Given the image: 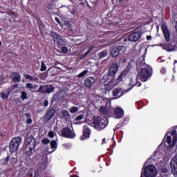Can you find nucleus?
<instances>
[{"instance_id":"nucleus-1","label":"nucleus","mask_w":177,"mask_h":177,"mask_svg":"<svg viewBox=\"0 0 177 177\" xmlns=\"http://www.w3.org/2000/svg\"><path fill=\"white\" fill-rule=\"evenodd\" d=\"M168 133L165 136V146L166 147V152L167 153H171V154L174 153V151H176V149L174 150L175 148V145H176L177 142V132L176 130H174L171 131L170 135L173 136L171 137V136H168Z\"/></svg>"},{"instance_id":"nucleus-2","label":"nucleus","mask_w":177,"mask_h":177,"mask_svg":"<svg viewBox=\"0 0 177 177\" xmlns=\"http://www.w3.org/2000/svg\"><path fill=\"white\" fill-rule=\"evenodd\" d=\"M150 70H151V68L149 65H144L138 71L137 78L140 80L142 82H146V81H148L149 78L153 75Z\"/></svg>"},{"instance_id":"nucleus-3","label":"nucleus","mask_w":177,"mask_h":177,"mask_svg":"<svg viewBox=\"0 0 177 177\" xmlns=\"http://www.w3.org/2000/svg\"><path fill=\"white\" fill-rule=\"evenodd\" d=\"M111 102L109 99H103L101 101V106L100 107V113L101 114H107L110 115V114H113V110L110 108Z\"/></svg>"},{"instance_id":"nucleus-4","label":"nucleus","mask_w":177,"mask_h":177,"mask_svg":"<svg viewBox=\"0 0 177 177\" xmlns=\"http://www.w3.org/2000/svg\"><path fill=\"white\" fill-rule=\"evenodd\" d=\"M107 124L108 122L104 119L97 118L93 120L92 127H93L97 131H102V129H104V128L107 127Z\"/></svg>"},{"instance_id":"nucleus-5","label":"nucleus","mask_w":177,"mask_h":177,"mask_svg":"<svg viewBox=\"0 0 177 177\" xmlns=\"http://www.w3.org/2000/svg\"><path fill=\"white\" fill-rule=\"evenodd\" d=\"M21 144V138L20 137L14 138L10 142L9 149L10 153H16L19 150V147Z\"/></svg>"},{"instance_id":"nucleus-6","label":"nucleus","mask_w":177,"mask_h":177,"mask_svg":"<svg viewBox=\"0 0 177 177\" xmlns=\"http://www.w3.org/2000/svg\"><path fill=\"white\" fill-rule=\"evenodd\" d=\"M34 149H35V139L32 137H29L26 141L25 154L26 156H31V153Z\"/></svg>"},{"instance_id":"nucleus-7","label":"nucleus","mask_w":177,"mask_h":177,"mask_svg":"<svg viewBox=\"0 0 177 177\" xmlns=\"http://www.w3.org/2000/svg\"><path fill=\"white\" fill-rule=\"evenodd\" d=\"M145 177H156L157 176V169L154 165H148L144 170Z\"/></svg>"},{"instance_id":"nucleus-8","label":"nucleus","mask_w":177,"mask_h":177,"mask_svg":"<svg viewBox=\"0 0 177 177\" xmlns=\"http://www.w3.org/2000/svg\"><path fill=\"white\" fill-rule=\"evenodd\" d=\"M51 37L54 42L57 44L58 46H64V45H66L67 44V40H66V39L62 38V36L56 32H52Z\"/></svg>"},{"instance_id":"nucleus-9","label":"nucleus","mask_w":177,"mask_h":177,"mask_svg":"<svg viewBox=\"0 0 177 177\" xmlns=\"http://www.w3.org/2000/svg\"><path fill=\"white\" fill-rule=\"evenodd\" d=\"M60 136L68 139H74L75 138V134L68 127H65L62 130Z\"/></svg>"},{"instance_id":"nucleus-10","label":"nucleus","mask_w":177,"mask_h":177,"mask_svg":"<svg viewBox=\"0 0 177 177\" xmlns=\"http://www.w3.org/2000/svg\"><path fill=\"white\" fill-rule=\"evenodd\" d=\"M55 91V87L50 84L40 86L38 92L39 93H52Z\"/></svg>"},{"instance_id":"nucleus-11","label":"nucleus","mask_w":177,"mask_h":177,"mask_svg":"<svg viewBox=\"0 0 177 177\" xmlns=\"http://www.w3.org/2000/svg\"><path fill=\"white\" fill-rule=\"evenodd\" d=\"M118 68H120V66H118V64H112L109 68L108 75L111 77V78H114V77H115V74L118 73Z\"/></svg>"},{"instance_id":"nucleus-12","label":"nucleus","mask_w":177,"mask_h":177,"mask_svg":"<svg viewBox=\"0 0 177 177\" xmlns=\"http://www.w3.org/2000/svg\"><path fill=\"white\" fill-rule=\"evenodd\" d=\"M67 96V93L64 90H59L56 94L53 96V100L55 102H59L63 99V97H66Z\"/></svg>"},{"instance_id":"nucleus-13","label":"nucleus","mask_w":177,"mask_h":177,"mask_svg":"<svg viewBox=\"0 0 177 177\" xmlns=\"http://www.w3.org/2000/svg\"><path fill=\"white\" fill-rule=\"evenodd\" d=\"M161 29L163 32L165 41H167V42H169L171 39V33L169 32V30H168V26H167L165 24H162Z\"/></svg>"},{"instance_id":"nucleus-14","label":"nucleus","mask_w":177,"mask_h":177,"mask_svg":"<svg viewBox=\"0 0 177 177\" xmlns=\"http://www.w3.org/2000/svg\"><path fill=\"white\" fill-rule=\"evenodd\" d=\"M122 49H124V46H118L112 48L110 52L111 57H118V55H120V53L121 50H122Z\"/></svg>"},{"instance_id":"nucleus-15","label":"nucleus","mask_w":177,"mask_h":177,"mask_svg":"<svg viewBox=\"0 0 177 177\" xmlns=\"http://www.w3.org/2000/svg\"><path fill=\"white\" fill-rule=\"evenodd\" d=\"M171 174L177 175V156H174L171 160Z\"/></svg>"},{"instance_id":"nucleus-16","label":"nucleus","mask_w":177,"mask_h":177,"mask_svg":"<svg viewBox=\"0 0 177 177\" xmlns=\"http://www.w3.org/2000/svg\"><path fill=\"white\" fill-rule=\"evenodd\" d=\"M95 83L96 79L93 77H89L84 80V86L86 88H92Z\"/></svg>"},{"instance_id":"nucleus-17","label":"nucleus","mask_w":177,"mask_h":177,"mask_svg":"<svg viewBox=\"0 0 177 177\" xmlns=\"http://www.w3.org/2000/svg\"><path fill=\"white\" fill-rule=\"evenodd\" d=\"M167 148H162V144H160L158 149L154 152V156H164V154H172L171 153H167Z\"/></svg>"},{"instance_id":"nucleus-18","label":"nucleus","mask_w":177,"mask_h":177,"mask_svg":"<svg viewBox=\"0 0 177 177\" xmlns=\"http://www.w3.org/2000/svg\"><path fill=\"white\" fill-rule=\"evenodd\" d=\"M114 115L115 118H122L124 117V109L120 107L115 108Z\"/></svg>"},{"instance_id":"nucleus-19","label":"nucleus","mask_w":177,"mask_h":177,"mask_svg":"<svg viewBox=\"0 0 177 177\" xmlns=\"http://www.w3.org/2000/svg\"><path fill=\"white\" fill-rule=\"evenodd\" d=\"M139 38H140V33L139 32H134L128 37V39L131 42H136Z\"/></svg>"},{"instance_id":"nucleus-20","label":"nucleus","mask_w":177,"mask_h":177,"mask_svg":"<svg viewBox=\"0 0 177 177\" xmlns=\"http://www.w3.org/2000/svg\"><path fill=\"white\" fill-rule=\"evenodd\" d=\"M122 95V90L121 88H115L113 91V96H114L115 99H119Z\"/></svg>"},{"instance_id":"nucleus-21","label":"nucleus","mask_w":177,"mask_h":177,"mask_svg":"<svg viewBox=\"0 0 177 177\" xmlns=\"http://www.w3.org/2000/svg\"><path fill=\"white\" fill-rule=\"evenodd\" d=\"M20 77V74L16 72L12 73L10 76L14 82H20V81H21V78Z\"/></svg>"},{"instance_id":"nucleus-22","label":"nucleus","mask_w":177,"mask_h":177,"mask_svg":"<svg viewBox=\"0 0 177 177\" xmlns=\"http://www.w3.org/2000/svg\"><path fill=\"white\" fill-rule=\"evenodd\" d=\"M162 49H165V50H167V52H174V50H177L176 45L172 46L171 44L163 45Z\"/></svg>"},{"instance_id":"nucleus-23","label":"nucleus","mask_w":177,"mask_h":177,"mask_svg":"<svg viewBox=\"0 0 177 177\" xmlns=\"http://www.w3.org/2000/svg\"><path fill=\"white\" fill-rule=\"evenodd\" d=\"M83 136L84 138L82 139V140H84V139H86V138H89V136H91V130L89 129V128H88V127L86 126H84L83 127Z\"/></svg>"},{"instance_id":"nucleus-24","label":"nucleus","mask_w":177,"mask_h":177,"mask_svg":"<svg viewBox=\"0 0 177 177\" xmlns=\"http://www.w3.org/2000/svg\"><path fill=\"white\" fill-rule=\"evenodd\" d=\"M129 85L131 88H129V89L128 90H126L125 92H129V91H131V89H132V88H133L136 85L137 86H140L142 85V83L137 81L136 84H133V80L131 79L130 80Z\"/></svg>"},{"instance_id":"nucleus-25","label":"nucleus","mask_w":177,"mask_h":177,"mask_svg":"<svg viewBox=\"0 0 177 177\" xmlns=\"http://www.w3.org/2000/svg\"><path fill=\"white\" fill-rule=\"evenodd\" d=\"M53 115H55V110L50 109V111H48V112L46 115V118L47 119L48 121H49L50 120H52V118H53Z\"/></svg>"},{"instance_id":"nucleus-26","label":"nucleus","mask_w":177,"mask_h":177,"mask_svg":"<svg viewBox=\"0 0 177 177\" xmlns=\"http://www.w3.org/2000/svg\"><path fill=\"white\" fill-rule=\"evenodd\" d=\"M24 77L26 78V80H29V81H38V77H32L30 75L25 74Z\"/></svg>"},{"instance_id":"nucleus-27","label":"nucleus","mask_w":177,"mask_h":177,"mask_svg":"<svg viewBox=\"0 0 177 177\" xmlns=\"http://www.w3.org/2000/svg\"><path fill=\"white\" fill-rule=\"evenodd\" d=\"M50 147L53 149V151H55L56 149H57V142L55 140H53L50 142Z\"/></svg>"},{"instance_id":"nucleus-28","label":"nucleus","mask_w":177,"mask_h":177,"mask_svg":"<svg viewBox=\"0 0 177 177\" xmlns=\"http://www.w3.org/2000/svg\"><path fill=\"white\" fill-rule=\"evenodd\" d=\"M98 56L100 59H103L104 57H106V56H107V50H104L102 52H100Z\"/></svg>"},{"instance_id":"nucleus-29","label":"nucleus","mask_w":177,"mask_h":177,"mask_svg":"<svg viewBox=\"0 0 177 177\" xmlns=\"http://www.w3.org/2000/svg\"><path fill=\"white\" fill-rule=\"evenodd\" d=\"M69 111L71 114H74V113H77V111H78V107L73 106L69 109Z\"/></svg>"},{"instance_id":"nucleus-30","label":"nucleus","mask_w":177,"mask_h":177,"mask_svg":"<svg viewBox=\"0 0 177 177\" xmlns=\"http://www.w3.org/2000/svg\"><path fill=\"white\" fill-rule=\"evenodd\" d=\"M87 74H88V70H85V71H82V73H80L78 75V77H79V78H82V77H85Z\"/></svg>"},{"instance_id":"nucleus-31","label":"nucleus","mask_w":177,"mask_h":177,"mask_svg":"<svg viewBox=\"0 0 177 177\" xmlns=\"http://www.w3.org/2000/svg\"><path fill=\"white\" fill-rule=\"evenodd\" d=\"M125 72H122L119 77H118V82H121V81H122V78H124V77H125Z\"/></svg>"},{"instance_id":"nucleus-32","label":"nucleus","mask_w":177,"mask_h":177,"mask_svg":"<svg viewBox=\"0 0 177 177\" xmlns=\"http://www.w3.org/2000/svg\"><path fill=\"white\" fill-rule=\"evenodd\" d=\"M40 71H46V65L44 62H41Z\"/></svg>"},{"instance_id":"nucleus-33","label":"nucleus","mask_w":177,"mask_h":177,"mask_svg":"<svg viewBox=\"0 0 177 177\" xmlns=\"http://www.w3.org/2000/svg\"><path fill=\"white\" fill-rule=\"evenodd\" d=\"M21 98L22 100H26V99H27V93H26V91L21 92Z\"/></svg>"},{"instance_id":"nucleus-34","label":"nucleus","mask_w":177,"mask_h":177,"mask_svg":"<svg viewBox=\"0 0 177 177\" xmlns=\"http://www.w3.org/2000/svg\"><path fill=\"white\" fill-rule=\"evenodd\" d=\"M50 142V140L49 138H43L41 140V143H43V145H49Z\"/></svg>"},{"instance_id":"nucleus-35","label":"nucleus","mask_w":177,"mask_h":177,"mask_svg":"<svg viewBox=\"0 0 177 177\" xmlns=\"http://www.w3.org/2000/svg\"><path fill=\"white\" fill-rule=\"evenodd\" d=\"M62 114L64 115L65 117H68L70 115V113H68V111L67 110H62Z\"/></svg>"},{"instance_id":"nucleus-36","label":"nucleus","mask_w":177,"mask_h":177,"mask_svg":"<svg viewBox=\"0 0 177 177\" xmlns=\"http://www.w3.org/2000/svg\"><path fill=\"white\" fill-rule=\"evenodd\" d=\"M108 86H109V89H113V88L115 86L114 82L113 80L110 81L108 84Z\"/></svg>"},{"instance_id":"nucleus-37","label":"nucleus","mask_w":177,"mask_h":177,"mask_svg":"<svg viewBox=\"0 0 177 177\" xmlns=\"http://www.w3.org/2000/svg\"><path fill=\"white\" fill-rule=\"evenodd\" d=\"M26 88H28V89H34V85L31 83H27Z\"/></svg>"},{"instance_id":"nucleus-38","label":"nucleus","mask_w":177,"mask_h":177,"mask_svg":"<svg viewBox=\"0 0 177 177\" xmlns=\"http://www.w3.org/2000/svg\"><path fill=\"white\" fill-rule=\"evenodd\" d=\"M55 135H56V134L53 131H52L48 132V136L51 139H53V138H55Z\"/></svg>"},{"instance_id":"nucleus-39","label":"nucleus","mask_w":177,"mask_h":177,"mask_svg":"<svg viewBox=\"0 0 177 177\" xmlns=\"http://www.w3.org/2000/svg\"><path fill=\"white\" fill-rule=\"evenodd\" d=\"M109 77H110L109 75H104L102 77V81H104V82H106V81H109Z\"/></svg>"},{"instance_id":"nucleus-40","label":"nucleus","mask_w":177,"mask_h":177,"mask_svg":"<svg viewBox=\"0 0 177 177\" xmlns=\"http://www.w3.org/2000/svg\"><path fill=\"white\" fill-rule=\"evenodd\" d=\"M46 9H48V10H52L53 9V4L49 3L47 6H46Z\"/></svg>"},{"instance_id":"nucleus-41","label":"nucleus","mask_w":177,"mask_h":177,"mask_svg":"<svg viewBox=\"0 0 177 177\" xmlns=\"http://www.w3.org/2000/svg\"><path fill=\"white\" fill-rule=\"evenodd\" d=\"M62 53H67V52H68V48H67L66 46H64L62 48Z\"/></svg>"},{"instance_id":"nucleus-42","label":"nucleus","mask_w":177,"mask_h":177,"mask_svg":"<svg viewBox=\"0 0 177 177\" xmlns=\"http://www.w3.org/2000/svg\"><path fill=\"white\" fill-rule=\"evenodd\" d=\"M0 96L1 99H8V95L5 93H1Z\"/></svg>"},{"instance_id":"nucleus-43","label":"nucleus","mask_w":177,"mask_h":177,"mask_svg":"<svg viewBox=\"0 0 177 177\" xmlns=\"http://www.w3.org/2000/svg\"><path fill=\"white\" fill-rule=\"evenodd\" d=\"M84 118V115H80L79 116L76 117L75 120L76 121H81Z\"/></svg>"},{"instance_id":"nucleus-44","label":"nucleus","mask_w":177,"mask_h":177,"mask_svg":"<svg viewBox=\"0 0 177 177\" xmlns=\"http://www.w3.org/2000/svg\"><path fill=\"white\" fill-rule=\"evenodd\" d=\"M88 53H87V51L82 55L80 56V59L81 60H82L83 59H85V57H86V56H88Z\"/></svg>"},{"instance_id":"nucleus-45","label":"nucleus","mask_w":177,"mask_h":177,"mask_svg":"<svg viewBox=\"0 0 177 177\" xmlns=\"http://www.w3.org/2000/svg\"><path fill=\"white\" fill-rule=\"evenodd\" d=\"M43 158L44 159V161L43 162V164L45 165L48 163V157L46 156H43Z\"/></svg>"},{"instance_id":"nucleus-46","label":"nucleus","mask_w":177,"mask_h":177,"mask_svg":"<svg viewBox=\"0 0 177 177\" xmlns=\"http://www.w3.org/2000/svg\"><path fill=\"white\" fill-rule=\"evenodd\" d=\"M95 48V47L93 46H91L89 49L86 51L87 53H91V52H92V50H93V49Z\"/></svg>"},{"instance_id":"nucleus-47","label":"nucleus","mask_w":177,"mask_h":177,"mask_svg":"<svg viewBox=\"0 0 177 177\" xmlns=\"http://www.w3.org/2000/svg\"><path fill=\"white\" fill-rule=\"evenodd\" d=\"M26 124H32V120L31 118H28L26 120Z\"/></svg>"},{"instance_id":"nucleus-48","label":"nucleus","mask_w":177,"mask_h":177,"mask_svg":"<svg viewBox=\"0 0 177 177\" xmlns=\"http://www.w3.org/2000/svg\"><path fill=\"white\" fill-rule=\"evenodd\" d=\"M166 72H167V69H165V68H162L160 70L161 74H165Z\"/></svg>"},{"instance_id":"nucleus-49","label":"nucleus","mask_w":177,"mask_h":177,"mask_svg":"<svg viewBox=\"0 0 177 177\" xmlns=\"http://www.w3.org/2000/svg\"><path fill=\"white\" fill-rule=\"evenodd\" d=\"M64 147H65V149H70V147H71V145H70V144H65L64 145Z\"/></svg>"},{"instance_id":"nucleus-50","label":"nucleus","mask_w":177,"mask_h":177,"mask_svg":"<svg viewBox=\"0 0 177 177\" xmlns=\"http://www.w3.org/2000/svg\"><path fill=\"white\" fill-rule=\"evenodd\" d=\"M44 104L45 107H48V106L49 105V102H48V100H45Z\"/></svg>"},{"instance_id":"nucleus-51","label":"nucleus","mask_w":177,"mask_h":177,"mask_svg":"<svg viewBox=\"0 0 177 177\" xmlns=\"http://www.w3.org/2000/svg\"><path fill=\"white\" fill-rule=\"evenodd\" d=\"M25 117H26V118H31V114L26 113H25Z\"/></svg>"},{"instance_id":"nucleus-52","label":"nucleus","mask_w":177,"mask_h":177,"mask_svg":"<svg viewBox=\"0 0 177 177\" xmlns=\"http://www.w3.org/2000/svg\"><path fill=\"white\" fill-rule=\"evenodd\" d=\"M162 172H163V174H167V172H168V169L167 168L162 169Z\"/></svg>"},{"instance_id":"nucleus-53","label":"nucleus","mask_w":177,"mask_h":177,"mask_svg":"<svg viewBox=\"0 0 177 177\" xmlns=\"http://www.w3.org/2000/svg\"><path fill=\"white\" fill-rule=\"evenodd\" d=\"M28 175L30 177H32V169L28 171Z\"/></svg>"},{"instance_id":"nucleus-54","label":"nucleus","mask_w":177,"mask_h":177,"mask_svg":"<svg viewBox=\"0 0 177 177\" xmlns=\"http://www.w3.org/2000/svg\"><path fill=\"white\" fill-rule=\"evenodd\" d=\"M55 21H57V23H60V19L59 18L56 17Z\"/></svg>"},{"instance_id":"nucleus-55","label":"nucleus","mask_w":177,"mask_h":177,"mask_svg":"<svg viewBox=\"0 0 177 177\" xmlns=\"http://www.w3.org/2000/svg\"><path fill=\"white\" fill-rule=\"evenodd\" d=\"M106 143V138H104L102 142V145H105Z\"/></svg>"},{"instance_id":"nucleus-56","label":"nucleus","mask_w":177,"mask_h":177,"mask_svg":"<svg viewBox=\"0 0 177 177\" xmlns=\"http://www.w3.org/2000/svg\"><path fill=\"white\" fill-rule=\"evenodd\" d=\"M147 39L150 41L151 39V36H147Z\"/></svg>"},{"instance_id":"nucleus-57","label":"nucleus","mask_w":177,"mask_h":177,"mask_svg":"<svg viewBox=\"0 0 177 177\" xmlns=\"http://www.w3.org/2000/svg\"><path fill=\"white\" fill-rule=\"evenodd\" d=\"M120 129V127L118 126H116L115 128L114 129V131H118Z\"/></svg>"},{"instance_id":"nucleus-58","label":"nucleus","mask_w":177,"mask_h":177,"mask_svg":"<svg viewBox=\"0 0 177 177\" xmlns=\"http://www.w3.org/2000/svg\"><path fill=\"white\" fill-rule=\"evenodd\" d=\"M71 15H75V10H72V11H71Z\"/></svg>"},{"instance_id":"nucleus-59","label":"nucleus","mask_w":177,"mask_h":177,"mask_svg":"<svg viewBox=\"0 0 177 177\" xmlns=\"http://www.w3.org/2000/svg\"><path fill=\"white\" fill-rule=\"evenodd\" d=\"M71 177H78V176H77V175H73V176H71Z\"/></svg>"},{"instance_id":"nucleus-60","label":"nucleus","mask_w":177,"mask_h":177,"mask_svg":"<svg viewBox=\"0 0 177 177\" xmlns=\"http://www.w3.org/2000/svg\"><path fill=\"white\" fill-rule=\"evenodd\" d=\"M6 160L7 161H9V156H7Z\"/></svg>"},{"instance_id":"nucleus-61","label":"nucleus","mask_w":177,"mask_h":177,"mask_svg":"<svg viewBox=\"0 0 177 177\" xmlns=\"http://www.w3.org/2000/svg\"><path fill=\"white\" fill-rule=\"evenodd\" d=\"M140 177H143V171L141 172V176Z\"/></svg>"},{"instance_id":"nucleus-62","label":"nucleus","mask_w":177,"mask_h":177,"mask_svg":"<svg viewBox=\"0 0 177 177\" xmlns=\"http://www.w3.org/2000/svg\"><path fill=\"white\" fill-rule=\"evenodd\" d=\"M0 46H2V41H0Z\"/></svg>"},{"instance_id":"nucleus-63","label":"nucleus","mask_w":177,"mask_h":177,"mask_svg":"<svg viewBox=\"0 0 177 177\" xmlns=\"http://www.w3.org/2000/svg\"><path fill=\"white\" fill-rule=\"evenodd\" d=\"M177 60H174V64H176Z\"/></svg>"},{"instance_id":"nucleus-64","label":"nucleus","mask_w":177,"mask_h":177,"mask_svg":"<svg viewBox=\"0 0 177 177\" xmlns=\"http://www.w3.org/2000/svg\"><path fill=\"white\" fill-rule=\"evenodd\" d=\"M14 88H17V84L14 85Z\"/></svg>"}]
</instances>
